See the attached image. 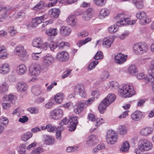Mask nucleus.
<instances>
[{
  "label": "nucleus",
  "mask_w": 154,
  "mask_h": 154,
  "mask_svg": "<svg viewBox=\"0 0 154 154\" xmlns=\"http://www.w3.org/2000/svg\"><path fill=\"white\" fill-rule=\"evenodd\" d=\"M44 7V2L42 1L33 7L32 9L36 11H38L39 10L42 9Z\"/></svg>",
  "instance_id": "41"
},
{
  "label": "nucleus",
  "mask_w": 154,
  "mask_h": 154,
  "mask_svg": "<svg viewBox=\"0 0 154 154\" xmlns=\"http://www.w3.org/2000/svg\"><path fill=\"white\" fill-rule=\"evenodd\" d=\"M14 53L15 55L21 58L25 57L27 54L26 49L23 46L20 45H19L15 48Z\"/></svg>",
  "instance_id": "9"
},
{
  "label": "nucleus",
  "mask_w": 154,
  "mask_h": 154,
  "mask_svg": "<svg viewBox=\"0 0 154 154\" xmlns=\"http://www.w3.org/2000/svg\"><path fill=\"white\" fill-rule=\"evenodd\" d=\"M109 75V73L108 71H103L101 74L100 79L102 81H105L108 79Z\"/></svg>",
  "instance_id": "38"
},
{
  "label": "nucleus",
  "mask_w": 154,
  "mask_h": 154,
  "mask_svg": "<svg viewBox=\"0 0 154 154\" xmlns=\"http://www.w3.org/2000/svg\"><path fill=\"white\" fill-rule=\"evenodd\" d=\"M58 30L56 28H51L46 32V33L48 36H55L57 33Z\"/></svg>",
  "instance_id": "40"
},
{
  "label": "nucleus",
  "mask_w": 154,
  "mask_h": 154,
  "mask_svg": "<svg viewBox=\"0 0 154 154\" xmlns=\"http://www.w3.org/2000/svg\"><path fill=\"white\" fill-rule=\"evenodd\" d=\"M118 132L119 134L123 135L127 133V128L124 126L120 125L118 128Z\"/></svg>",
  "instance_id": "42"
},
{
  "label": "nucleus",
  "mask_w": 154,
  "mask_h": 154,
  "mask_svg": "<svg viewBox=\"0 0 154 154\" xmlns=\"http://www.w3.org/2000/svg\"><path fill=\"white\" fill-rule=\"evenodd\" d=\"M64 97V94L62 93L57 94L54 96V100L55 102L58 103H61Z\"/></svg>",
  "instance_id": "31"
},
{
  "label": "nucleus",
  "mask_w": 154,
  "mask_h": 154,
  "mask_svg": "<svg viewBox=\"0 0 154 154\" xmlns=\"http://www.w3.org/2000/svg\"><path fill=\"white\" fill-rule=\"evenodd\" d=\"M69 43L67 42H62L57 43V48L59 49H63L65 46L69 47Z\"/></svg>",
  "instance_id": "50"
},
{
  "label": "nucleus",
  "mask_w": 154,
  "mask_h": 154,
  "mask_svg": "<svg viewBox=\"0 0 154 154\" xmlns=\"http://www.w3.org/2000/svg\"><path fill=\"white\" fill-rule=\"evenodd\" d=\"M8 86L6 83H4L0 86V93L3 94L8 91Z\"/></svg>",
  "instance_id": "46"
},
{
  "label": "nucleus",
  "mask_w": 154,
  "mask_h": 154,
  "mask_svg": "<svg viewBox=\"0 0 154 154\" xmlns=\"http://www.w3.org/2000/svg\"><path fill=\"white\" fill-rule=\"evenodd\" d=\"M119 95L124 97H130L135 94V91L132 86L125 85L118 90Z\"/></svg>",
  "instance_id": "2"
},
{
  "label": "nucleus",
  "mask_w": 154,
  "mask_h": 154,
  "mask_svg": "<svg viewBox=\"0 0 154 154\" xmlns=\"http://www.w3.org/2000/svg\"><path fill=\"white\" fill-rule=\"evenodd\" d=\"M88 118L89 120L93 122L96 121L97 126L100 125V124L103 123L104 122L102 118L99 119L98 118L95 119L94 115L92 113H89L88 115Z\"/></svg>",
  "instance_id": "20"
},
{
  "label": "nucleus",
  "mask_w": 154,
  "mask_h": 154,
  "mask_svg": "<svg viewBox=\"0 0 154 154\" xmlns=\"http://www.w3.org/2000/svg\"><path fill=\"white\" fill-rule=\"evenodd\" d=\"M134 52L137 54H142L146 52L148 50V46L145 43H138L133 46Z\"/></svg>",
  "instance_id": "4"
},
{
  "label": "nucleus",
  "mask_w": 154,
  "mask_h": 154,
  "mask_svg": "<svg viewBox=\"0 0 154 154\" xmlns=\"http://www.w3.org/2000/svg\"><path fill=\"white\" fill-rule=\"evenodd\" d=\"M133 2L136 8L138 9H141L143 7V0H133Z\"/></svg>",
  "instance_id": "34"
},
{
  "label": "nucleus",
  "mask_w": 154,
  "mask_h": 154,
  "mask_svg": "<svg viewBox=\"0 0 154 154\" xmlns=\"http://www.w3.org/2000/svg\"><path fill=\"white\" fill-rule=\"evenodd\" d=\"M41 68L40 65L38 63H32L30 66L29 73L33 76L39 75L41 72Z\"/></svg>",
  "instance_id": "10"
},
{
  "label": "nucleus",
  "mask_w": 154,
  "mask_h": 154,
  "mask_svg": "<svg viewBox=\"0 0 154 154\" xmlns=\"http://www.w3.org/2000/svg\"><path fill=\"white\" fill-rule=\"evenodd\" d=\"M130 145L128 141H126L124 142L120 149V150L123 152L128 151L129 149Z\"/></svg>",
  "instance_id": "39"
},
{
  "label": "nucleus",
  "mask_w": 154,
  "mask_h": 154,
  "mask_svg": "<svg viewBox=\"0 0 154 154\" xmlns=\"http://www.w3.org/2000/svg\"><path fill=\"white\" fill-rule=\"evenodd\" d=\"M27 86L24 82H20L18 83L16 85L17 90L20 91L24 92L27 89Z\"/></svg>",
  "instance_id": "25"
},
{
  "label": "nucleus",
  "mask_w": 154,
  "mask_h": 154,
  "mask_svg": "<svg viewBox=\"0 0 154 154\" xmlns=\"http://www.w3.org/2000/svg\"><path fill=\"white\" fill-rule=\"evenodd\" d=\"M26 68L24 64H21L17 67V72L20 75L24 74L26 72Z\"/></svg>",
  "instance_id": "27"
},
{
  "label": "nucleus",
  "mask_w": 154,
  "mask_h": 154,
  "mask_svg": "<svg viewBox=\"0 0 154 154\" xmlns=\"http://www.w3.org/2000/svg\"><path fill=\"white\" fill-rule=\"evenodd\" d=\"M94 101V98L92 97L89 98L86 101L85 103H84V104L87 106H89Z\"/></svg>",
  "instance_id": "57"
},
{
  "label": "nucleus",
  "mask_w": 154,
  "mask_h": 154,
  "mask_svg": "<svg viewBox=\"0 0 154 154\" xmlns=\"http://www.w3.org/2000/svg\"><path fill=\"white\" fill-rule=\"evenodd\" d=\"M116 99V96L114 94H108L98 106V108L101 114L103 113L106 110L107 107L113 102Z\"/></svg>",
  "instance_id": "1"
},
{
  "label": "nucleus",
  "mask_w": 154,
  "mask_h": 154,
  "mask_svg": "<svg viewBox=\"0 0 154 154\" xmlns=\"http://www.w3.org/2000/svg\"><path fill=\"white\" fill-rule=\"evenodd\" d=\"M118 135L116 132L112 130L108 131L106 133V139L108 143L112 144L117 142Z\"/></svg>",
  "instance_id": "6"
},
{
  "label": "nucleus",
  "mask_w": 154,
  "mask_h": 154,
  "mask_svg": "<svg viewBox=\"0 0 154 154\" xmlns=\"http://www.w3.org/2000/svg\"><path fill=\"white\" fill-rule=\"evenodd\" d=\"M0 122L1 124L6 125L8 123V120L6 118L3 116L0 118Z\"/></svg>",
  "instance_id": "54"
},
{
  "label": "nucleus",
  "mask_w": 154,
  "mask_h": 154,
  "mask_svg": "<svg viewBox=\"0 0 154 154\" xmlns=\"http://www.w3.org/2000/svg\"><path fill=\"white\" fill-rule=\"evenodd\" d=\"M10 9L9 8L5 7H0V11L4 13L0 15V22L3 21L5 18L7 17V14L10 11Z\"/></svg>",
  "instance_id": "19"
},
{
  "label": "nucleus",
  "mask_w": 154,
  "mask_h": 154,
  "mask_svg": "<svg viewBox=\"0 0 154 154\" xmlns=\"http://www.w3.org/2000/svg\"><path fill=\"white\" fill-rule=\"evenodd\" d=\"M97 139L95 136L92 135L90 136L88 140L86 141L87 143L89 146L94 145V143L96 142Z\"/></svg>",
  "instance_id": "35"
},
{
  "label": "nucleus",
  "mask_w": 154,
  "mask_h": 154,
  "mask_svg": "<svg viewBox=\"0 0 154 154\" xmlns=\"http://www.w3.org/2000/svg\"><path fill=\"white\" fill-rule=\"evenodd\" d=\"M9 32L11 35H14L17 33V31L14 27L11 28L9 29Z\"/></svg>",
  "instance_id": "64"
},
{
  "label": "nucleus",
  "mask_w": 154,
  "mask_h": 154,
  "mask_svg": "<svg viewBox=\"0 0 154 154\" xmlns=\"http://www.w3.org/2000/svg\"><path fill=\"white\" fill-rule=\"evenodd\" d=\"M77 147L69 146L67 147L66 151L68 152H72L77 149Z\"/></svg>",
  "instance_id": "62"
},
{
  "label": "nucleus",
  "mask_w": 154,
  "mask_h": 154,
  "mask_svg": "<svg viewBox=\"0 0 154 154\" xmlns=\"http://www.w3.org/2000/svg\"><path fill=\"white\" fill-rule=\"evenodd\" d=\"M110 13L109 10L106 8H102L100 12L99 16L100 18H103L109 15Z\"/></svg>",
  "instance_id": "33"
},
{
  "label": "nucleus",
  "mask_w": 154,
  "mask_h": 154,
  "mask_svg": "<svg viewBox=\"0 0 154 154\" xmlns=\"http://www.w3.org/2000/svg\"><path fill=\"white\" fill-rule=\"evenodd\" d=\"M48 125H49V127H47V129L48 131L52 132L57 130V128L55 127L52 126L50 124H49Z\"/></svg>",
  "instance_id": "60"
},
{
  "label": "nucleus",
  "mask_w": 154,
  "mask_h": 154,
  "mask_svg": "<svg viewBox=\"0 0 154 154\" xmlns=\"http://www.w3.org/2000/svg\"><path fill=\"white\" fill-rule=\"evenodd\" d=\"M88 32L86 31H83L78 34L79 37H83L87 36L88 35Z\"/></svg>",
  "instance_id": "63"
},
{
  "label": "nucleus",
  "mask_w": 154,
  "mask_h": 154,
  "mask_svg": "<svg viewBox=\"0 0 154 154\" xmlns=\"http://www.w3.org/2000/svg\"><path fill=\"white\" fill-rule=\"evenodd\" d=\"M103 55L102 52L98 51L94 57V59L96 60L91 62L88 65V69L91 70L94 69L98 63V61L97 60L102 59Z\"/></svg>",
  "instance_id": "12"
},
{
  "label": "nucleus",
  "mask_w": 154,
  "mask_h": 154,
  "mask_svg": "<svg viewBox=\"0 0 154 154\" xmlns=\"http://www.w3.org/2000/svg\"><path fill=\"white\" fill-rule=\"evenodd\" d=\"M53 21L52 19H51L48 20L46 21L43 23L42 24V25L41 27L42 28H44L48 24L52 23H53Z\"/></svg>",
  "instance_id": "59"
},
{
  "label": "nucleus",
  "mask_w": 154,
  "mask_h": 154,
  "mask_svg": "<svg viewBox=\"0 0 154 154\" xmlns=\"http://www.w3.org/2000/svg\"><path fill=\"white\" fill-rule=\"evenodd\" d=\"M42 42L41 38L37 37L33 39L32 45L34 47L40 48L41 47V44Z\"/></svg>",
  "instance_id": "32"
},
{
  "label": "nucleus",
  "mask_w": 154,
  "mask_h": 154,
  "mask_svg": "<svg viewBox=\"0 0 154 154\" xmlns=\"http://www.w3.org/2000/svg\"><path fill=\"white\" fill-rule=\"evenodd\" d=\"M60 34L64 36L69 35L71 32V29L67 26H61L60 28Z\"/></svg>",
  "instance_id": "21"
},
{
  "label": "nucleus",
  "mask_w": 154,
  "mask_h": 154,
  "mask_svg": "<svg viewBox=\"0 0 154 154\" xmlns=\"http://www.w3.org/2000/svg\"><path fill=\"white\" fill-rule=\"evenodd\" d=\"M148 72L149 77L146 78V80L147 81H150V83H152L154 82V60L152 62Z\"/></svg>",
  "instance_id": "17"
},
{
  "label": "nucleus",
  "mask_w": 154,
  "mask_h": 154,
  "mask_svg": "<svg viewBox=\"0 0 154 154\" xmlns=\"http://www.w3.org/2000/svg\"><path fill=\"white\" fill-rule=\"evenodd\" d=\"M110 87L116 88H117L118 86V83L117 82L115 81H112L110 82Z\"/></svg>",
  "instance_id": "61"
},
{
  "label": "nucleus",
  "mask_w": 154,
  "mask_h": 154,
  "mask_svg": "<svg viewBox=\"0 0 154 154\" xmlns=\"http://www.w3.org/2000/svg\"><path fill=\"white\" fill-rule=\"evenodd\" d=\"M137 72L136 66L134 65L130 66L128 68V72L131 75H134Z\"/></svg>",
  "instance_id": "45"
},
{
  "label": "nucleus",
  "mask_w": 154,
  "mask_h": 154,
  "mask_svg": "<svg viewBox=\"0 0 154 154\" xmlns=\"http://www.w3.org/2000/svg\"><path fill=\"white\" fill-rule=\"evenodd\" d=\"M77 117L69 116V119L65 118L62 119L60 123V125L62 126L64 125H66L69 122V130L72 131L75 130L78 123Z\"/></svg>",
  "instance_id": "3"
},
{
  "label": "nucleus",
  "mask_w": 154,
  "mask_h": 154,
  "mask_svg": "<svg viewBox=\"0 0 154 154\" xmlns=\"http://www.w3.org/2000/svg\"><path fill=\"white\" fill-rule=\"evenodd\" d=\"M14 95L12 94H9L8 95H4L3 97L4 101H11L13 100L14 98Z\"/></svg>",
  "instance_id": "51"
},
{
  "label": "nucleus",
  "mask_w": 154,
  "mask_h": 154,
  "mask_svg": "<svg viewBox=\"0 0 154 154\" xmlns=\"http://www.w3.org/2000/svg\"><path fill=\"white\" fill-rule=\"evenodd\" d=\"M54 61V58L51 55L48 54L45 56L43 62L45 65L49 66L51 65Z\"/></svg>",
  "instance_id": "18"
},
{
  "label": "nucleus",
  "mask_w": 154,
  "mask_h": 154,
  "mask_svg": "<svg viewBox=\"0 0 154 154\" xmlns=\"http://www.w3.org/2000/svg\"><path fill=\"white\" fill-rule=\"evenodd\" d=\"M32 134L30 132H28L24 134L21 137V139L24 141H27L32 137Z\"/></svg>",
  "instance_id": "44"
},
{
  "label": "nucleus",
  "mask_w": 154,
  "mask_h": 154,
  "mask_svg": "<svg viewBox=\"0 0 154 154\" xmlns=\"http://www.w3.org/2000/svg\"><path fill=\"white\" fill-rule=\"evenodd\" d=\"M113 39L112 38H106L103 39V45L106 48H109L112 43Z\"/></svg>",
  "instance_id": "29"
},
{
  "label": "nucleus",
  "mask_w": 154,
  "mask_h": 154,
  "mask_svg": "<svg viewBox=\"0 0 154 154\" xmlns=\"http://www.w3.org/2000/svg\"><path fill=\"white\" fill-rule=\"evenodd\" d=\"M127 57V55L121 53H118L115 56V62L119 64H122L126 60Z\"/></svg>",
  "instance_id": "14"
},
{
  "label": "nucleus",
  "mask_w": 154,
  "mask_h": 154,
  "mask_svg": "<svg viewBox=\"0 0 154 154\" xmlns=\"http://www.w3.org/2000/svg\"><path fill=\"white\" fill-rule=\"evenodd\" d=\"M32 93L35 95H38L42 91V88L40 86L38 85L33 86L31 89Z\"/></svg>",
  "instance_id": "28"
},
{
  "label": "nucleus",
  "mask_w": 154,
  "mask_h": 154,
  "mask_svg": "<svg viewBox=\"0 0 154 154\" xmlns=\"http://www.w3.org/2000/svg\"><path fill=\"white\" fill-rule=\"evenodd\" d=\"M94 11L91 8H89L83 12L82 17L85 20H88L91 19L93 16Z\"/></svg>",
  "instance_id": "16"
},
{
  "label": "nucleus",
  "mask_w": 154,
  "mask_h": 154,
  "mask_svg": "<svg viewBox=\"0 0 154 154\" xmlns=\"http://www.w3.org/2000/svg\"><path fill=\"white\" fill-rule=\"evenodd\" d=\"M50 49L52 51H54V50L57 48V43L55 42H51L49 45Z\"/></svg>",
  "instance_id": "55"
},
{
  "label": "nucleus",
  "mask_w": 154,
  "mask_h": 154,
  "mask_svg": "<svg viewBox=\"0 0 154 154\" xmlns=\"http://www.w3.org/2000/svg\"><path fill=\"white\" fill-rule=\"evenodd\" d=\"M41 23H42V21L38 17L32 19V26L35 27H37L38 24H40Z\"/></svg>",
  "instance_id": "43"
},
{
  "label": "nucleus",
  "mask_w": 154,
  "mask_h": 154,
  "mask_svg": "<svg viewBox=\"0 0 154 154\" xmlns=\"http://www.w3.org/2000/svg\"><path fill=\"white\" fill-rule=\"evenodd\" d=\"M28 111L32 113H37L38 112V108L37 107H31L28 109Z\"/></svg>",
  "instance_id": "58"
},
{
  "label": "nucleus",
  "mask_w": 154,
  "mask_h": 154,
  "mask_svg": "<svg viewBox=\"0 0 154 154\" xmlns=\"http://www.w3.org/2000/svg\"><path fill=\"white\" fill-rule=\"evenodd\" d=\"M137 78L139 79H143L145 80L146 81V82H150V81H147L146 78H148V77H147L146 75L143 73H140L138 74L137 75Z\"/></svg>",
  "instance_id": "48"
},
{
  "label": "nucleus",
  "mask_w": 154,
  "mask_h": 154,
  "mask_svg": "<svg viewBox=\"0 0 154 154\" xmlns=\"http://www.w3.org/2000/svg\"><path fill=\"white\" fill-rule=\"evenodd\" d=\"M44 143L47 145H50L53 143V139L50 136L48 135H44L43 136Z\"/></svg>",
  "instance_id": "36"
},
{
  "label": "nucleus",
  "mask_w": 154,
  "mask_h": 154,
  "mask_svg": "<svg viewBox=\"0 0 154 154\" xmlns=\"http://www.w3.org/2000/svg\"><path fill=\"white\" fill-rule=\"evenodd\" d=\"M93 2L97 5L100 7L104 6L106 3L105 0H93Z\"/></svg>",
  "instance_id": "49"
},
{
  "label": "nucleus",
  "mask_w": 154,
  "mask_h": 154,
  "mask_svg": "<svg viewBox=\"0 0 154 154\" xmlns=\"http://www.w3.org/2000/svg\"><path fill=\"white\" fill-rule=\"evenodd\" d=\"M44 151V149L40 147H38L33 150L31 153V154H39Z\"/></svg>",
  "instance_id": "52"
},
{
  "label": "nucleus",
  "mask_w": 154,
  "mask_h": 154,
  "mask_svg": "<svg viewBox=\"0 0 154 154\" xmlns=\"http://www.w3.org/2000/svg\"><path fill=\"white\" fill-rule=\"evenodd\" d=\"M8 56V54L6 51H4L0 53V59H5L7 58Z\"/></svg>",
  "instance_id": "53"
},
{
  "label": "nucleus",
  "mask_w": 154,
  "mask_h": 154,
  "mask_svg": "<svg viewBox=\"0 0 154 154\" xmlns=\"http://www.w3.org/2000/svg\"><path fill=\"white\" fill-rule=\"evenodd\" d=\"M28 118L26 116H22L20 117L19 120V122L22 123H24L28 120Z\"/></svg>",
  "instance_id": "56"
},
{
  "label": "nucleus",
  "mask_w": 154,
  "mask_h": 154,
  "mask_svg": "<svg viewBox=\"0 0 154 154\" xmlns=\"http://www.w3.org/2000/svg\"><path fill=\"white\" fill-rule=\"evenodd\" d=\"M117 20H119L116 22L117 23H119L121 25H131L133 22L132 21H128L129 17H127V16L125 14L120 13L117 15L115 18Z\"/></svg>",
  "instance_id": "8"
},
{
  "label": "nucleus",
  "mask_w": 154,
  "mask_h": 154,
  "mask_svg": "<svg viewBox=\"0 0 154 154\" xmlns=\"http://www.w3.org/2000/svg\"><path fill=\"white\" fill-rule=\"evenodd\" d=\"M136 17L141 20L139 23L142 25L147 24L151 21V19L147 17L146 13L143 11L138 12L136 14Z\"/></svg>",
  "instance_id": "7"
},
{
  "label": "nucleus",
  "mask_w": 154,
  "mask_h": 154,
  "mask_svg": "<svg viewBox=\"0 0 154 154\" xmlns=\"http://www.w3.org/2000/svg\"><path fill=\"white\" fill-rule=\"evenodd\" d=\"M138 146L141 151L142 152L149 150L153 148L152 143L146 139L140 140L139 141Z\"/></svg>",
  "instance_id": "5"
},
{
  "label": "nucleus",
  "mask_w": 154,
  "mask_h": 154,
  "mask_svg": "<svg viewBox=\"0 0 154 154\" xmlns=\"http://www.w3.org/2000/svg\"><path fill=\"white\" fill-rule=\"evenodd\" d=\"M63 110L60 108H58L52 110L50 112V117L52 119L57 120L61 119L63 115Z\"/></svg>",
  "instance_id": "11"
},
{
  "label": "nucleus",
  "mask_w": 154,
  "mask_h": 154,
  "mask_svg": "<svg viewBox=\"0 0 154 154\" xmlns=\"http://www.w3.org/2000/svg\"><path fill=\"white\" fill-rule=\"evenodd\" d=\"M119 25L115 24L109 27L108 29L109 32L111 33H113L116 32L118 30Z\"/></svg>",
  "instance_id": "47"
},
{
  "label": "nucleus",
  "mask_w": 154,
  "mask_h": 154,
  "mask_svg": "<svg viewBox=\"0 0 154 154\" xmlns=\"http://www.w3.org/2000/svg\"><path fill=\"white\" fill-rule=\"evenodd\" d=\"M151 128H145L142 129L140 131V134L144 136H147L151 134L152 133Z\"/></svg>",
  "instance_id": "37"
},
{
  "label": "nucleus",
  "mask_w": 154,
  "mask_h": 154,
  "mask_svg": "<svg viewBox=\"0 0 154 154\" xmlns=\"http://www.w3.org/2000/svg\"><path fill=\"white\" fill-rule=\"evenodd\" d=\"M10 70V67L8 64L5 63L0 66V73L2 74H6Z\"/></svg>",
  "instance_id": "26"
},
{
  "label": "nucleus",
  "mask_w": 154,
  "mask_h": 154,
  "mask_svg": "<svg viewBox=\"0 0 154 154\" xmlns=\"http://www.w3.org/2000/svg\"><path fill=\"white\" fill-rule=\"evenodd\" d=\"M84 102H79L76 104L74 107V112L76 114L80 113L84 109Z\"/></svg>",
  "instance_id": "22"
},
{
  "label": "nucleus",
  "mask_w": 154,
  "mask_h": 154,
  "mask_svg": "<svg viewBox=\"0 0 154 154\" xmlns=\"http://www.w3.org/2000/svg\"><path fill=\"white\" fill-rule=\"evenodd\" d=\"M77 21L74 15L69 16L67 19V22L68 24L72 26H75Z\"/></svg>",
  "instance_id": "30"
},
{
  "label": "nucleus",
  "mask_w": 154,
  "mask_h": 154,
  "mask_svg": "<svg viewBox=\"0 0 154 154\" xmlns=\"http://www.w3.org/2000/svg\"><path fill=\"white\" fill-rule=\"evenodd\" d=\"M60 12V11L59 9H52L49 11V14L51 17L55 18L58 17Z\"/></svg>",
  "instance_id": "24"
},
{
  "label": "nucleus",
  "mask_w": 154,
  "mask_h": 154,
  "mask_svg": "<svg viewBox=\"0 0 154 154\" xmlns=\"http://www.w3.org/2000/svg\"><path fill=\"white\" fill-rule=\"evenodd\" d=\"M143 116L141 112L139 110L135 111L131 115V118L134 121H138L141 119Z\"/></svg>",
  "instance_id": "23"
},
{
  "label": "nucleus",
  "mask_w": 154,
  "mask_h": 154,
  "mask_svg": "<svg viewBox=\"0 0 154 154\" xmlns=\"http://www.w3.org/2000/svg\"><path fill=\"white\" fill-rule=\"evenodd\" d=\"M69 58V54L66 51L58 53L56 57V59L59 61H63L68 60Z\"/></svg>",
  "instance_id": "15"
},
{
  "label": "nucleus",
  "mask_w": 154,
  "mask_h": 154,
  "mask_svg": "<svg viewBox=\"0 0 154 154\" xmlns=\"http://www.w3.org/2000/svg\"><path fill=\"white\" fill-rule=\"evenodd\" d=\"M75 92L79 93V95L84 98L87 96L86 92L84 85L82 84H79L76 85L74 87Z\"/></svg>",
  "instance_id": "13"
}]
</instances>
